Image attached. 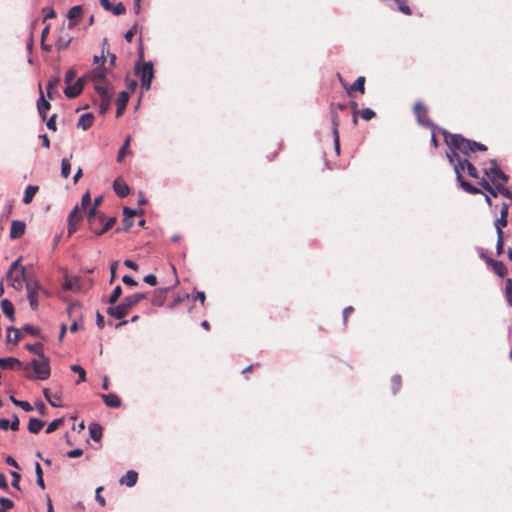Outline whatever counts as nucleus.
<instances>
[{
    "instance_id": "obj_56",
    "label": "nucleus",
    "mask_w": 512,
    "mask_h": 512,
    "mask_svg": "<svg viewBox=\"0 0 512 512\" xmlns=\"http://www.w3.org/2000/svg\"><path fill=\"white\" fill-rule=\"evenodd\" d=\"M497 190H498L497 194L500 193L504 197H506L508 199H512V192L508 188H506L502 185H497Z\"/></svg>"
},
{
    "instance_id": "obj_18",
    "label": "nucleus",
    "mask_w": 512,
    "mask_h": 512,
    "mask_svg": "<svg viewBox=\"0 0 512 512\" xmlns=\"http://www.w3.org/2000/svg\"><path fill=\"white\" fill-rule=\"evenodd\" d=\"M113 189H114V192L119 196V197H126L129 192H130V188L129 186L127 185V183L125 181H123L121 178H117L114 183H113Z\"/></svg>"
},
{
    "instance_id": "obj_44",
    "label": "nucleus",
    "mask_w": 512,
    "mask_h": 512,
    "mask_svg": "<svg viewBox=\"0 0 512 512\" xmlns=\"http://www.w3.org/2000/svg\"><path fill=\"white\" fill-rule=\"evenodd\" d=\"M144 211L143 210H136V209H132V208H129V207H124L123 208V214H124V218H132L134 217L135 215L137 214H143Z\"/></svg>"
},
{
    "instance_id": "obj_15",
    "label": "nucleus",
    "mask_w": 512,
    "mask_h": 512,
    "mask_svg": "<svg viewBox=\"0 0 512 512\" xmlns=\"http://www.w3.org/2000/svg\"><path fill=\"white\" fill-rule=\"evenodd\" d=\"M95 91L98 93L100 98H112L114 94V88L111 84L96 83L94 85Z\"/></svg>"
},
{
    "instance_id": "obj_63",
    "label": "nucleus",
    "mask_w": 512,
    "mask_h": 512,
    "mask_svg": "<svg viewBox=\"0 0 512 512\" xmlns=\"http://www.w3.org/2000/svg\"><path fill=\"white\" fill-rule=\"evenodd\" d=\"M136 29H137V26L134 25L131 29H129L125 34H124V38L127 42H131L132 39H133V36L136 32Z\"/></svg>"
},
{
    "instance_id": "obj_43",
    "label": "nucleus",
    "mask_w": 512,
    "mask_h": 512,
    "mask_svg": "<svg viewBox=\"0 0 512 512\" xmlns=\"http://www.w3.org/2000/svg\"><path fill=\"white\" fill-rule=\"evenodd\" d=\"M494 225H495V228H496L497 235H500V232H503L502 229L507 226V218L499 217L495 221Z\"/></svg>"
},
{
    "instance_id": "obj_8",
    "label": "nucleus",
    "mask_w": 512,
    "mask_h": 512,
    "mask_svg": "<svg viewBox=\"0 0 512 512\" xmlns=\"http://www.w3.org/2000/svg\"><path fill=\"white\" fill-rule=\"evenodd\" d=\"M491 167L485 169V175L488 176L495 185H502L508 181V175L498 167L496 160H491Z\"/></svg>"
},
{
    "instance_id": "obj_3",
    "label": "nucleus",
    "mask_w": 512,
    "mask_h": 512,
    "mask_svg": "<svg viewBox=\"0 0 512 512\" xmlns=\"http://www.w3.org/2000/svg\"><path fill=\"white\" fill-rule=\"evenodd\" d=\"M98 208L90 206L87 212V220L89 228L96 235H102L113 227L116 222L115 217H111L106 220L105 226L99 227V224L104 221V215L98 213Z\"/></svg>"
},
{
    "instance_id": "obj_29",
    "label": "nucleus",
    "mask_w": 512,
    "mask_h": 512,
    "mask_svg": "<svg viewBox=\"0 0 512 512\" xmlns=\"http://www.w3.org/2000/svg\"><path fill=\"white\" fill-rule=\"evenodd\" d=\"M461 161H462V165H463V170L466 169L467 173L470 177L478 178V171L475 168V166L470 161H468L466 158L461 159Z\"/></svg>"
},
{
    "instance_id": "obj_11",
    "label": "nucleus",
    "mask_w": 512,
    "mask_h": 512,
    "mask_svg": "<svg viewBox=\"0 0 512 512\" xmlns=\"http://www.w3.org/2000/svg\"><path fill=\"white\" fill-rule=\"evenodd\" d=\"M84 87V78L80 77L77 79L74 85L68 84L64 89V94L67 98H75L77 97L83 90Z\"/></svg>"
},
{
    "instance_id": "obj_35",
    "label": "nucleus",
    "mask_w": 512,
    "mask_h": 512,
    "mask_svg": "<svg viewBox=\"0 0 512 512\" xmlns=\"http://www.w3.org/2000/svg\"><path fill=\"white\" fill-rule=\"evenodd\" d=\"M112 98H100L99 113L104 115L111 106Z\"/></svg>"
},
{
    "instance_id": "obj_4",
    "label": "nucleus",
    "mask_w": 512,
    "mask_h": 512,
    "mask_svg": "<svg viewBox=\"0 0 512 512\" xmlns=\"http://www.w3.org/2000/svg\"><path fill=\"white\" fill-rule=\"evenodd\" d=\"M446 156L450 164L453 165L454 172L456 174V180L461 186V188L467 193L479 194L481 192L479 188L475 187L474 185L470 184L469 182L463 179V165L461 159H458L454 153H447Z\"/></svg>"
},
{
    "instance_id": "obj_10",
    "label": "nucleus",
    "mask_w": 512,
    "mask_h": 512,
    "mask_svg": "<svg viewBox=\"0 0 512 512\" xmlns=\"http://www.w3.org/2000/svg\"><path fill=\"white\" fill-rule=\"evenodd\" d=\"M414 113L416 115L417 121L427 127H434L433 123L427 117V109L420 103L417 102L414 105Z\"/></svg>"
},
{
    "instance_id": "obj_24",
    "label": "nucleus",
    "mask_w": 512,
    "mask_h": 512,
    "mask_svg": "<svg viewBox=\"0 0 512 512\" xmlns=\"http://www.w3.org/2000/svg\"><path fill=\"white\" fill-rule=\"evenodd\" d=\"M44 421L37 418H30L28 423V430L30 433L37 434L44 427Z\"/></svg>"
},
{
    "instance_id": "obj_2",
    "label": "nucleus",
    "mask_w": 512,
    "mask_h": 512,
    "mask_svg": "<svg viewBox=\"0 0 512 512\" xmlns=\"http://www.w3.org/2000/svg\"><path fill=\"white\" fill-rule=\"evenodd\" d=\"M146 298V293H135L126 296L122 302L116 306L108 307L107 314L116 319H122L125 317L130 309L138 304L140 301Z\"/></svg>"
},
{
    "instance_id": "obj_19",
    "label": "nucleus",
    "mask_w": 512,
    "mask_h": 512,
    "mask_svg": "<svg viewBox=\"0 0 512 512\" xmlns=\"http://www.w3.org/2000/svg\"><path fill=\"white\" fill-rule=\"evenodd\" d=\"M82 14V7L80 5H76L71 7L67 12V18L69 19L68 28H72L76 25L77 19Z\"/></svg>"
},
{
    "instance_id": "obj_25",
    "label": "nucleus",
    "mask_w": 512,
    "mask_h": 512,
    "mask_svg": "<svg viewBox=\"0 0 512 512\" xmlns=\"http://www.w3.org/2000/svg\"><path fill=\"white\" fill-rule=\"evenodd\" d=\"M20 364V361L14 357L0 358V367L2 369H13Z\"/></svg>"
},
{
    "instance_id": "obj_64",
    "label": "nucleus",
    "mask_w": 512,
    "mask_h": 512,
    "mask_svg": "<svg viewBox=\"0 0 512 512\" xmlns=\"http://www.w3.org/2000/svg\"><path fill=\"white\" fill-rule=\"evenodd\" d=\"M122 282L128 286H137L138 283L129 275H124L122 277Z\"/></svg>"
},
{
    "instance_id": "obj_12",
    "label": "nucleus",
    "mask_w": 512,
    "mask_h": 512,
    "mask_svg": "<svg viewBox=\"0 0 512 512\" xmlns=\"http://www.w3.org/2000/svg\"><path fill=\"white\" fill-rule=\"evenodd\" d=\"M106 73H107V71L104 67H97V68L93 69L91 72H89L88 74H86L83 78H84V81L91 80L95 84L101 83L105 80Z\"/></svg>"
},
{
    "instance_id": "obj_50",
    "label": "nucleus",
    "mask_w": 512,
    "mask_h": 512,
    "mask_svg": "<svg viewBox=\"0 0 512 512\" xmlns=\"http://www.w3.org/2000/svg\"><path fill=\"white\" fill-rule=\"evenodd\" d=\"M359 113L361 117L366 121L371 120L375 116V112L370 108H365L361 110Z\"/></svg>"
},
{
    "instance_id": "obj_61",
    "label": "nucleus",
    "mask_w": 512,
    "mask_h": 512,
    "mask_svg": "<svg viewBox=\"0 0 512 512\" xmlns=\"http://www.w3.org/2000/svg\"><path fill=\"white\" fill-rule=\"evenodd\" d=\"M76 77V72L74 69H69L66 74H65V82L68 84H70L74 78Z\"/></svg>"
},
{
    "instance_id": "obj_59",
    "label": "nucleus",
    "mask_w": 512,
    "mask_h": 512,
    "mask_svg": "<svg viewBox=\"0 0 512 512\" xmlns=\"http://www.w3.org/2000/svg\"><path fill=\"white\" fill-rule=\"evenodd\" d=\"M10 429L13 431H17L19 429V418L16 414L12 416V420H9Z\"/></svg>"
},
{
    "instance_id": "obj_57",
    "label": "nucleus",
    "mask_w": 512,
    "mask_h": 512,
    "mask_svg": "<svg viewBox=\"0 0 512 512\" xmlns=\"http://www.w3.org/2000/svg\"><path fill=\"white\" fill-rule=\"evenodd\" d=\"M496 253L497 255L503 253V232H500V235H497Z\"/></svg>"
},
{
    "instance_id": "obj_42",
    "label": "nucleus",
    "mask_w": 512,
    "mask_h": 512,
    "mask_svg": "<svg viewBox=\"0 0 512 512\" xmlns=\"http://www.w3.org/2000/svg\"><path fill=\"white\" fill-rule=\"evenodd\" d=\"M505 294L509 305L512 306V279L506 280Z\"/></svg>"
},
{
    "instance_id": "obj_27",
    "label": "nucleus",
    "mask_w": 512,
    "mask_h": 512,
    "mask_svg": "<svg viewBox=\"0 0 512 512\" xmlns=\"http://www.w3.org/2000/svg\"><path fill=\"white\" fill-rule=\"evenodd\" d=\"M37 191H38V186L28 185L25 189L23 203L29 204L32 201V199L35 196Z\"/></svg>"
},
{
    "instance_id": "obj_47",
    "label": "nucleus",
    "mask_w": 512,
    "mask_h": 512,
    "mask_svg": "<svg viewBox=\"0 0 512 512\" xmlns=\"http://www.w3.org/2000/svg\"><path fill=\"white\" fill-rule=\"evenodd\" d=\"M114 15H122L126 12L125 6L120 2L116 5H112V9L110 10Z\"/></svg>"
},
{
    "instance_id": "obj_55",
    "label": "nucleus",
    "mask_w": 512,
    "mask_h": 512,
    "mask_svg": "<svg viewBox=\"0 0 512 512\" xmlns=\"http://www.w3.org/2000/svg\"><path fill=\"white\" fill-rule=\"evenodd\" d=\"M11 477H12V486L14 488H16L17 490H20V486H19V483H20V474L16 471H11Z\"/></svg>"
},
{
    "instance_id": "obj_14",
    "label": "nucleus",
    "mask_w": 512,
    "mask_h": 512,
    "mask_svg": "<svg viewBox=\"0 0 512 512\" xmlns=\"http://www.w3.org/2000/svg\"><path fill=\"white\" fill-rule=\"evenodd\" d=\"M129 100V92L127 91H121L118 94L117 100H116V116L119 117L123 114L127 102Z\"/></svg>"
},
{
    "instance_id": "obj_58",
    "label": "nucleus",
    "mask_w": 512,
    "mask_h": 512,
    "mask_svg": "<svg viewBox=\"0 0 512 512\" xmlns=\"http://www.w3.org/2000/svg\"><path fill=\"white\" fill-rule=\"evenodd\" d=\"M103 489L102 486L98 487L95 491V499L99 503L100 506H105L106 501L105 498L100 495V491Z\"/></svg>"
},
{
    "instance_id": "obj_53",
    "label": "nucleus",
    "mask_w": 512,
    "mask_h": 512,
    "mask_svg": "<svg viewBox=\"0 0 512 512\" xmlns=\"http://www.w3.org/2000/svg\"><path fill=\"white\" fill-rule=\"evenodd\" d=\"M81 210H82L81 207L79 205H76L70 212L68 219L76 220L77 218H79V221H80L81 220V215H80Z\"/></svg>"
},
{
    "instance_id": "obj_30",
    "label": "nucleus",
    "mask_w": 512,
    "mask_h": 512,
    "mask_svg": "<svg viewBox=\"0 0 512 512\" xmlns=\"http://www.w3.org/2000/svg\"><path fill=\"white\" fill-rule=\"evenodd\" d=\"M59 84H60V77L59 76L52 77L48 81L46 90H47V95H48L49 98L52 97L53 91H55L57 89Z\"/></svg>"
},
{
    "instance_id": "obj_20",
    "label": "nucleus",
    "mask_w": 512,
    "mask_h": 512,
    "mask_svg": "<svg viewBox=\"0 0 512 512\" xmlns=\"http://www.w3.org/2000/svg\"><path fill=\"white\" fill-rule=\"evenodd\" d=\"M137 479H138L137 472L134 470H129L128 472H126L125 475H123L120 478L119 483L121 485H125L127 487H133L136 484Z\"/></svg>"
},
{
    "instance_id": "obj_22",
    "label": "nucleus",
    "mask_w": 512,
    "mask_h": 512,
    "mask_svg": "<svg viewBox=\"0 0 512 512\" xmlns=\"http://www.w3.org/2000/svg\"><path fill=\"white\" fill-rule=\"evenodd\" d=\"M94 116L91 113H85L82 114L77 122V127L81 128L82 130L89 129L93 124Z\"/></svg>"
},
{
    "instance_id": "obj_6",
    "label": "nucleus",
    "mask_w": 512,
    "mask_h": 512,
    "mask_svg": "<svg viewBox=\"0 0 512 512\" xmlns=\"http://www.w3.org/2000/svg\"><path fill=\"white\" fill-rule=\"evenodd\" d=\"M25 287L30 308L33 311H36L39 307L38 296L40 294V290H42V285L35 278H27Z\"/></svg>"
},
{
    "instance_id": "obj_37",
    "label": "nucleus",
    "mask_w": 512,
    "mask_h": 512,
    "mask_svg": "<svg viewBox=\"0 0 512 512\" xmlns=\"http://www.w3.org/2000/svg\"><path fill=\"white\" fill-rule=\"evenodd\" d=\"M364 84H365V77H363V76H359V77L354 81V83L352 84L351 89H352V90H357V91H359L360 93H364V90H365Z\"/></svg>"
},
{
    "instance_id": "obj_62",
    "label": "nucleus",
    "mask_w": 512,
    "mask_h": 512,
    "mask_svg": "<svg viewBox=\"0 0 512 512\" xmlns=\"http://www.w3.org/2000/svg\"><path fill=\"white\" fill-rule=\"evenodd\" d=\"M144 282L151 285V286H155L157 284V278L154 274H148L144 277Z\"/></svg>"
},
{
    "instance_id": "obj_17",
    "label": "nucleus",
    "mask_w": 512,
    "mask_h": 512,
    "mask_svg": "<svg viewBox=\"0 0 512 512\" xmlns=\"http://www.w3.org/2000/svg\"><path fill=\"white\" fill-rule=\"evenodd\" d=\"M331 121H332V134H333V141H334V147L337 154L340 153V143H339V133H338V117L337 114L332 112L331 113Z\"/></svg>"
},
{
    "instance_id": "obj_60",
    "label": "nucleus",
    "mask_w": 512,
    "mask_h": 512,
    "mask_svg": "<svg viewBox=\"0 0 512 512\" xmlns=\"http://www.w3.org/2000/svg\"><path fill=\"white\" fill-rule=\"evenodd\" d=\"M0 505L4 508V509H11L13 506H14V503L12 500L8 499V498H5V497H1L0 498Z\"/></svg>"
},
{
    "instance_id": "obj_41",
    "label": "nucleus",
    "mask_w": 512,
    "mask_h": 512,
    "mask_svg": "<svg viewBox=\"0 0 512 512\" xmlns=\"http://www.w3.org/2000/svg\"><path fill=\"white\" fill-rule=\"evenodd\" d=\"M64 418H58L50 422L46 428V433L50 434L58 429V427L63 423Z\"/></svg>"
},
{
    "instance_id": "obj_7",
    "label": "nucleus",
    "mask_w": 512,
    "mask_h": 512,
    "mask_svg": "<svg viewBox=\"0 0 512 512\" xmlns=\"http://www.w3.org/2000/svg\"><path fill=\"white\" fill-rule=\"evenodd\" d=\"M137 73L140 75L141 88L149 90L154 78L153 63L151 61L143 62L140 68L137 67Z\"/></svg>"
},
{
    "instance_id": "obj_9",
    "label": "nucleus",
    "mask_w": 512,
    "mask_h": 512,
    "mask_svg": "<svg viewBox=\"0 0 512 512\" xmlns=\"http://www.w3.org/2000/svg\"><path fill=\"white\" fill-rule=\"evenodd\" d=\"M27 278L33 277L26 274L25 267H21L20 271L17 273H12L11 276H7V279L10 281V285L17 290L22 289L23 282L26 284Z\"/></svg>"
},
{
    "instance_id": "obj_52",
    "label": "nucleus",
    "mask_w": 512,
    "mask_h": 512,
    "mask_svg": "<svg viewBox=\"0 0 512 512\" xmlns=\"http://www.w3.org/2000/svg\"><path fill=\"white\" fill-rule=\"evenodd\" d=\"M90 205H91L90 193L86 192L85 194H83V196L81 198V206L80 207L82 210H85Z\"/></svg>"
},
{
    "instance_id": "obj_16",
    "label": "nucleus",
    "mask_w": 512,
    "mask_h": 512,
    "mask_svg": "<svg viewBox=\"0 0 512 512\" xmlns=\"http://www.w3.org/2000/svg\"><path fill=\"white\" fill-rule=\"evenodd\" d=\"M40 98L37 101V109L42 118V120L46 119V113L50 109L51 105L48 100H46L43 96L42 87L39 85Z\"/></svg>"
},
{
    "instance_id": "obj_26",
    "label": "nucleus",
    "mask_w": 512,
    "mask_h": 512,
    "mask_svg": "<svg viewBox=\"0 0 512 512\" xmlns=\"http://www.w3.org/2000/svg\"><path fill=\"white\" fill-rule=\"evenodd\" d=\"M89 433L94 441H99L102 437V427L97 423H91L89 425Z\"/></svg>"
},
{
    "instance_id": "obj_28",
    "label": "nucleus",
    "mask_w": 512,
    "mask_h": 512,
    "mask_svg": "<svg viewBox=\"0 0 512 512\" xmlns=\"http://www.w3.org/2000/svg\"><path fill=\"white\" fill-rule=\"evenodd\" d=\"M7 332V341L17 344L20 340V330L14 327H8Z\"/></svg>"
},
{
    "instance_id": "obj_31",
    "label": "nucleus",
    "mask_w": 512,
    "mask_h": 512,
    "mask_svg": "<svg viewBox=\"0 0 512 512\" xmlns=\"http://www.w3.org/2000/svg\"><path fill=\"white\" fill-rule=\"evenodd\" d=\"M486 261L492 265V268H493L494 272L498 276H500V277L504 276V274H505V266H504V264L501 261H494V260H491V259H487Z\"/></svg>"
},
{
    "instance_id": "obj_13",
    "label": "nucleus",
    "mask_w": 512,
    "mask_h": 512,
    "mask_svg": "<svg viewBox=\"0 0 512 512\" xmlns=\"http://www.w3.org/2000/svg\"><path fill=\"white\" fill-rule=\"evenodd\" d=\"M26 225L23 221L13 220L11 222L10 238L18 239L25 233Z\"/></svg>"
},
{
    "instance_id": "obj_32",
    "label": "nucleus",
    "mask_w": 512,
    "mask_h": 512,
    "mask_svg": "<svg viewBox=\"0 0 512 512\" xmlns=\"http://www.w3.org/2000/svg\"><path fill=\"white\" fill-rule=\"evenodd\" d=\"M130 141H131V137H130V136H128V137L125 139V141H124V143H123L122 147L120 148V150H119V152H118V155H117V161H118V162H122V161H123V159H124V157H125V155H126L127 153H130V151H129V149H128V148H129V145H130Z\"/></svg>"
},
{
    "instance_id": "obj_33",
    "label": "nucleus",
    "mask_w": 512,
    "mask_h": 512,
    "mask_svg": "<svg viewBox=\"0 0 512 512\" xmlns=\"http://www.w3.org/2000/svg\"><path fill=\"white\" fill-rule=\"evenodd\" d=\"M479 185L484 189L486 190L490 195H492L493 197H496L497 196V185H495V187H492L490 185V183L485 179V178H482L480 181H479Z\"/></svg>"
},
{
    "instance_id": "obj_39",
    "label": "nucleus",
    "mask_w": 512,
    "mask_h": 512,
    "mask_svg": "<svg viewBox=\"0 0 512 512\" xmlns=\"http://www.w3.org/2000/svg\"><path fill=\"white\" fill-rule=\"evenodd\" d=\"M25 348H26L28 351H30V352H32V353H34V354L38 355L39 357L45 356V355L43 354V352H42V344H40V343H36V344H26V345H25Z\"/></svg>"
},
{
    "instance_id": "obj_40",
    "label": "nucleus",
    "mask_w": 512,
    "mask_h": 512,
    "mask_svg": "<svg viewBox=\"0 0 512 512\" xmlns=\"http://www.w3.org/2000/svg\"><path fill=\"white\" fill-rule=\"evenodd\" d=\"M121 294H122V288H121V286H120V285H117V286L113 289V291H112V293H111V295H110V297H109V299H108V302H109L110 304H114V303H116V301L119 299V297L121 296Z\"/></svg>"
},
{
    "instance_id": "obj_36",
    "label": "nucleus",
    "mask_w": 512,
    "mask_h": 512,
    "mask_svg": "<svg viewBox=\"0 0 512 512\" xmlns=\"http://www.w3.org/2000/svg\"><path fill=\"white\" fill-rule=\"evenodd\" d=\"M70 368L73 372L77 373V375L79 376L77 383H81L86 380V372L80 365L73 364V365H71Z\"/></svg>"
},
{
    "instance_id": "obj_45",
    "label": "nucleus",
    "mask_w": 512,
    "mask_h": 512,
    "mask_svg": "<svg viewBox=\"0 0 512 512\" xmlns=\"http://www.w3.org/2000/svg\"><path fill=\"white\" fill-rule=\"evenodd\" d=\"M21 259H22V257H19L17 260H15L11 264V266H10L8 272H7V276H11L12 273H17L18 271H20V268L23 267L22 265H20Z\"/></svg>"
},
{
    "instance_id": "obj_34",
    "label": "nucleus",
    "mask_w": 512,
    "mask_h": 512,
    "mask_svg": "<svg viewBox=\"0 0 512 512\" xmlns=\"http://www.w3.org/2000/svg\"><path fill=\"white\" fill-rule=\"evenodd\" d=\"M10 401L20 408H22L26 412H30L33 410L32 405L27 401L17 400L14 396H10Z\"/></svg>"
},
{
    "instance_id": "obj_1",
    "label": "nucleus",
    "mask_w": 512,
    "mask_h": 512,
    "mask_svg": "<svg viewBox=\"0 0 512 512\" xmlns=\"http://www.w3.org/2000/svg\"><path fill=\"white\" fill-rule=\"evenodd\" d=\"M444 140L449 147L448 153H454L458 159H462L458 152H461L465 156H469L473 153V141L464 138L460 134H451L443 131Z\"/></svg>"
},
{
    "instance_id": "obj_23",
    "label": "nucleus",
    "mask_w": 512,
    "mask_h": 512,
    "mask_svg": "<svg viewBox=\"0 0 512 512\" xmlns=\"http://www.w3.org/2000/svg\"><path fill=\"white\" fill-rule=\"evenodd\" d=\"M1 308H2L3 313L9 318V320L11 322H14L15 321L14 306L11 303V301H9L8 299H3L1 301Z\"/></svg>"
},
{
    "instance_id": "obj_21",
    "label": "nucleus",
    "mask_w": 512,
    "mask_h": 512,
    "mask_svg": "<svg viewBox=\"0 0 512 512\" xmlns=\"http://www.w3.org/2000/svg\"><path fill=\"white\" fill-rule=\"evenodd\" d=\"M101 398L103 399L106 406L110 408H118L121 406V399L114 393L102 394Z\"/></svg>"
},
{
    "instance_id": "obj_5",
    "label": "nucleus",
    "mask_w": 512,
    "mask_h": 512,
    "mask_svg": "<svg viewBox=\"0 0 512 512\" xmlns=\"http://www.w3.org/2000/svg\"><path fill=\"white\" fill-rule=\"evenodd\" d=\"M31 366L34 370L35 376L26 374V377L29 379H39L46 380L50 376V366L49 359L46 356L40 357V359H33L31 361Z\"/></svg>"
},
{
    "instance_id": "obj_48",
    "label": "nucleus",
    "mask_w": 512,
    "mask_h": 512,
    "mask_svg": "<svg viewBox=\"0 0 512 512\" xmlns=\"http://www.w3.org/2000/svg\"><path fill=\"white\" fill-rule=\"evenodd\" d=\"M398 4V9L406 15L411 14L409 6L405 3V0H394Z\"/></svg>"
},
{
    "instance_id": "obj_49",
    "label": "nucleus",
    "mask_w": 512,
    "mask_h": 512,
    "mask_svg": "<svg viewBox=\"0 0 512 512\" xmlns=\"http://www.w3.org/2000/svg\"><path fill=\"white\" fill-rule=\"evenodd\" d=\"M391 386L393 393H396L399 390L401 386V377L399 375H394L391 378Z\"/></svg>"
},
{
    "instance_id": "obj_54",
    "label": "nucleus",
    "mask_w": 512,
    "mask_h": 512,
    "mask_svg": "<svg viewBox=\"0 0 512 512\" xmlns=\"http://www.w3.org/2000/svg\"><path fill=\"white\" fill-rule=\"evenodd\" d=\"M79 218L76 220H70L68 219V234L72 235L74 232H76L78 224H79Z\"/></svg>"
},
{
    "instance_id": "obj_46",
    "label": "nucleus",
    "mask_w": 512,
    "mask_h": 512,
    "mask_svg": "<svg viewBox=\"0 0 512 512\" xmlns=\"http://www.w3.org/2000/svg\"><path fill=\"white\" fill-rule=\"evenodd\" d=\"M22 330L26 333H29L30 335L32 336H39L40 334V329L36 326H33V325H30V324H26Z\"/></svg>"
},
{
    "instance_id": "obj_51",
    "label": "nucleus",
    "mask_w": 512,
    "mask_h": 512,
    "mask_svg": "<svg viewBox=\"0 0 512 512\" xmlns=\"http://www.w3.org/2000/svg\"><path fill=\"white\" fill-rule=\"evenodd\" d=\"M43 395H44L45 399L49 402V404L51 406H53V407H61L62 406L61 403L53 402L52 395L50 394L49 389L44 388L43 389Z\"/></svg>"
},
{
    "instance_id": "obj_38",
    "label": "nucleus",
    "mask_w": 512,
    "mask_h": 512,
    "mask_svg": "<svg viewBox=\"0 0 512 512\" xmlns=\"http://www.w3.org/2000/svg\"><path fill=\"white\" fill-rule=\"evenodd\" d=\"M71 172V164L68 159L64 158L61 161V175L64 178H68Z\"/></svg>"
}]
</instances>
